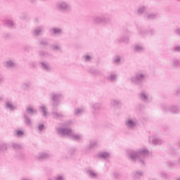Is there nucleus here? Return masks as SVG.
Returning <instances> with one entry per match:
<instances>
[{
	"label": "nucleus",
	"instance_id": "obj_6",
	"mask_svg": "<svg viewBox=\"0 0 180 180\" xmlns=\"http://www.w3.org/2000/svg\"><path fill=\"white\" fill-rule=\"evenodd\" d=\"M109 22V18L105 17V16H95L94 18V23H96L97 25L101 24V25H105Z\"/></svg>",
	"mask_w": 180,
	"mask_h": 180
},
{
	"label": "nucleus",
	"instance_id": "obj_10",
	"mask_svg": "<svg viewBox=\"0 0 180 180\" xmlns=\"http://www.w3.org/2000/svg\"><path fill=\"white\" fill-rule=\"evenodd\" d=\"M4 65L7 68H15V67H16V63H15V60H9L4 63Z\"/></svg>",
	"mask_w": 180,
	"mask_h": 180
},
{
	"label": "nucleus",
	"instance_id": "obj_2",
	"mask_svg": "<svg viewBox=\"0 0 180 180\" xmlns=\"http://www.w3.org/2000/svg\"><path fill=\"white\" fill-rule=\"evenodd\" d=\"M150 157V152L147 149H141L136 152V160L138 162H141L142 165H144V160Z\"/></svg>",
	"mask_w": 180,
	"mask_h": 180
},
{
	"label": "nucleus",
	"instance_id": "obj_36",
	"mask_svg": "<svg viewBox=\"0 0 180 180\" xmlns=\"http://www.w3.org/2000/svg\"><path fill=\"white\" fill-rule=\"evenodd\" d=\"M24 133L23 131H16V136H18V137H22V136H23Z\"/></svg>",
	"mask_w": 180,
	"mask_h": 180
},
{
	"label": "nucleus",
	"instance_id": "obj_27",
	"mask_svg": "<svg viewBox=\"0 0 180 180\" xmlns=\"http://www.w3.org/2000/svg\"><path fill=\"white\" fill-rule=\"evenodd\" d=\"M24 119H25V123L26 124H28V125L32 124V121L29 119V117H27L26 114L24 115Z\"/></svg>",
	"mask_w": 180,
	"mask_h": 180
},
{
	"label": "nucleus",
	"instance_id": "obj_9",
	"mask_svg": "<svg viewBox=\"0 0 180 180\" xmlns=\"http://www.w3.org/2000/svg\"><path fill=\"white\" fill-rule=\"evenodd\" d=\"M100 109H101V105H99V103H93L91 105V112L94 115H96V113H99Z\"/></svg>",
	"mask_w": 180,
	"mask_h": 180
},
{
	"label": "nucleus",
	"instance_id": "obj_4",
	"mask_svg": "<svg viewBox=\"0 0 180 180\" xmlns=\"http://www.w3.org/2000/svg\"><path fill=\"white\" fill-rule=\"evenodd\" d=\"M51 99L52 100V105L53 106H58V103H60V101L63 99V95L57 94V93H52L51 94Z\"/></svg>",
	"mask_w": 180,
	"mask_h": 180
},
{
	"label": "nucleus",
	"instance_id": "obj_30",
	"mask_svg": "<svg viewBox=\"0 0 180 180\" xmlns=\"http://www.w3.org/2000/svg\"><path fill=\"white\" fill-rule=\"evenodd\" d=\"M156 15L155 14H148L147 16H146V19H155L156 18Z\"/></svg>",
	"mask_w": 180,
	"mask_h": 180
},
{
	"label": "nucleus",
	"instance_id": "obj_40",
	"mask_svg": "<svg viewBox=\"0 0 180 180\" xmlns=\"http://www.w3.org/2000/svg\"><path fill=\"white\" fill-rule=\"evenodd\" d=\"M146 11V8L144 7H141L140 8H139L138 10V13L141 14L143 13V12H144Z\"/></svg>",
	"mask_w": 180,
	"mask_h": 180
},
{
	"label": "nucleus",
	"instance_id": "obj_34",
	"mask_svg": "<svg viewBox=\"0 0 180 180\" xmlns=\"http://www.w3.org/2000/svg\"><path fill=\"white\" fill-rule=\"evenodd\" d=\"M114 63L115 64H119L120 63V56H117L114 58Z\"/></svg>",
	"mask_w": 180,
	"mask_h": 180
},
{
	"label": "nucleus",
	"instance_id": "obj_53",
	"mask_svg": "<svg viewBox=\"0 0 180 180\" xmlns=\"http://www.w3.org/2000/svg\"><path fill=\"white\" fill-rule=\"evenodd\" d=\"M2 99H3L2 97H1V98H0V101H2Z\"/></svg>",
	"mask_w": 180,
	"mask_h": 180
},
{
	"label": "nucleus",
	"instance_id": "obj_3",
	"mask_svg": "<svg viewBox=\"0 0 180 180\" xmlns=\"http://www.w3.org/2000/svg\"><path fill=\"white\" fill-rule=\"evenodd\" d=\"M55 8L57 11L61 12H69V11H71V5L63 1L56 3Z\"/></svg>",
	"mask_w": 180,
	"mask_h": 180
},
{
	"label": "nucleus",
	"instance_id": "obj_33",
	"mask_svg": "<svg viewBox=\"0 0 180 180\" xmlns=\"http://www.w3.org/2000/svg\"><path fill=\"white\" fill-rule=\"evenodd\" d=\"M171 110L173 112V113H179V110H178V108L176 107H172Z\"/></svg>",
	"mask_w": 180,
	"mask_h": 180
},
{
	"label": "nucleus",
	"instance_id": "obj_41",
	"mask_svg": "<svg viewBox=\"0 0 180 180\" xmlns=\"http://www.w3.org/2000/svg\"><path fill=\"white\" fill-rule=\"evenodd\" d=\"M51 180V179H49ZM54 180H64V177L63 176H57Z\"/></svg>",
	"mask_w": 180,
	"mask_h": 180
},
{
	"label": "nucleus",
	"instance_id": "obj_48",
	"mask_svg": "<svg viewBox=\"0 0 180 180\" xmlns=\"http://www.w3.org/2000/svg\"><path fill=\"white\" fill-rule=\"evenodd\" d=\"M176 32L177 33V34H180V28L177 29L176 30Z\"/></svg>",
	"mask_w": 180,
	"mask_h": 180
},
{
	"label": "nucleus",
	"instance_id": "obj_31",
	"mask_svg": "<svg viewBox=\"0 0 180 180\" xmlns=\"http://www.w3.org/2000/svg\"><path fill=\"white\" fill-rule=\"evenodd\" d=\"M119 103L120 102L117 100H112V101H111V105L112 106H116V105H119Z\"/></svg>",
	"mask_w": 180,
	"mask_h": 180
},
{
	"label": "nucleus",
	"instance_id": "obj_39",
	"mask_svg": "<svg viewBox=\"0 0 180 180\" xmlns=\"http://www.w3.org/2000/svg\"><path fill=\"white\" fill-rule=\"evenodd\" d=\"M83 59L84 60V61H91V56H83Z\"/></svg>",
	"mask_w": 180,
	"mask_h": 180
},
{
	"label": "nucleus",
	"instance_id": "obj_23",
	"mask_svg": "<svg viewBox=\"0 0 180 180\" xmlns=\"http://www.w3.org/2000/svg\"><path fill=\"white\" fill-rule=\"evenodd\" d=\"M52 115L55 119H61V117H63L64 115L61 112H53Z\"/></svg>",
	"mask_w": 180,
	"mask_h": 180
},
{
	"label": "nucleus",
	"instance_id": "obj_29",
	"mask_svg": "<svg viewBox=\"0 0 180 180\" xmlns=\"http://www.w3.org/2000/svg\"><path fill=\"white\" fill-rule=\"evenodd\" d=\"M96 144H98V142L95 140H92L90 141V147L91 148L95 147V146H96Z\"/></svg>",
	"mask_w": 180,
	"mask_h": 180
},
{
	"label": "nucleus",
	"instance_id": "obj_44",
	"mask_svg": "<svg viewBox=\"0 0 180 180\" xmlns=\"http://www.w3.org/2000/svg\"><path fill=\"white\" fill-rule=\"evenodd\" d=\"M131 82L132 84H134L136 82V77H133L131 78Z\"/></svg>",
	"mask_w": 180,
	"mask_h": 180
},
{
	"label": "nucleus",
	"instance_id": "obj_14",
	"mask_svg": "<svg viewBox=\"0 0 180 180\" xmlns=\"http://www.w3.org/2000/svg\"><path fill=\"white\" fill-rule=\"evenodd\" d=\"M85 112V108H76L74 111V115L75 116H81V115H82V113H84Z\"/></svg>",
	"mask_w": 180,
	"mask_h": 180
},
{
	"label": "nucleus",
	"instance_id": "obj_35",
	"mask_svg": "<svg viewBox=\"0 0 180 180\" xmlns=\"http://www.w3.org/2000/svg\"><path fill=\"white\" fill-rule=\"evenodd\" d=\"M136 51H143V46L141 45H136Z\"/></svg>",
	"mask_w": 180,
	"mask_h": 180
},
{
	"label": "nucleus",
	"instance_id": "obj_16",
	"mask_svg": "<svg viewBox=\"0 0 180 180\" xmlns=\"http://www.w3.org/2000/svg\"><path fill=\"white\" fill-rule=\"evenodd\" d=\"M139 98H140V99H141V101H144V102H148V99L150 98V96H148V94H146V92H142L139 95Z\"/></svg>",
	"mask_w": 180,
	"mask_h": 180
},
{
	"label": "nucleus",
	"instance_id": "obj_46",
	"mask_svg": "<svg viewBox=\"0 0 180 180\" xmlns=\"http://www.w3.org/2000/svg\"><path fill=\"white\" fill-rule=\"evenodd\" d=\"M175 51H179L180 53V46H176L175 48Z\"/></svg>",
	"mask_w": 180,
	"mask_h": 180
},
{
	"label": "nucleus",
	"instance_id": "obj_28",
	"mask_svg": "<svg viewBox=\"0 0 180 180\" xmlns=\"http://www.w3.org/2000/svg\"><path fill=\"white\" fill-rule=\"evenodd\" d=\"M144 79V75H136V81L138 82V81H143Z\"/></svg>",
	"mask_w": 180,
	"mask_h": 180
},
{
	"label": "nucleus",
	"instance_id": "obj_38",
	"mask_svg": "<svg viewBox=\"0 0 180 180\" xmlns=\"http://www.w3.org/2000/svg\"><path fill=\"white\" fill-rule=\"evenodd\" d=\"M112 176H114L115 179H118L119 178H120V174H119V173L117 172H114L112 174Z\"/></svg>",
	"mask_w": 180,
	"mask_h": 180
},
{
	"label": "nucleus",
	"instance_id": "obj_5",
	"mask_svg": "<svg viewBox=\"0 0 180 180\" xmlns=\"http://www.w3.org/2000/svg\"><path fill=\"white\" fill-rule=\"evenodd\" d=\"M124 124L128 130H134L136 121L133 118H127L124 121Z\"/></svg>",
	"mask_w": 180,
	"mask_h": 180
},
{
	"label": "nucleus",
	"instance_id": "obj_19",
	"mask_svg": "<svg viewBox=\"0 0 180 180\" xmlns=\"http://www.w3.org/2000/svg\"><path fill=\"white\" fill-rule=\"evenodd\" d=\"M11 146L14 150H22V148H23V146L16 143H11Z\"/></svg>",
	"mask_w": 180,
	"mask_h": 180
},
{
	"label": "nucleus",
	"instance_id": "obj_42",
	"mask_svg": "<svg viewBox=\"0 0 180 180\" xmlns=\"http://www.w3.org/2000/svg\"><path fill=\"white\" fill-rule=\"evenodd\" d=\"M120 41H124L125 43H127L129 41V38L122 39L120 40Z\"/></svg>",
	"mask_w": 180,
	"mask_h": 180
},
{
	"label": "nucleus",
	"instance_id": "obj_1",
	"mask_svg": "<svg viewBox=\"0 0 180 180\" xmlns=\"http://www.w3.org/2000/svg\"><path fill=\"white\" fill-rule=\"evenodd\" d=\"M56 130L57 134L62 137H70V139L75 141H79L82 139V135L75 134L72 129L70 128H58Z\"/></svg>",
	"mask_w": 180,
	"mask_h": 180
},
{
	"label": "nucleus",
	"instance_id": "obj_43",
	"mask_svg": "<svg viewBox=\"0 0 180 180\" xmlns=\"http://www.w3.org/2000/svg\"><path fill=\"white\" fill-rule=\"evenodd\" d=\"M141 175H143V172L139 171L136 172V178L137 176H141Z\"/></svg>",
	"mask_w": 180,
	"mask_h": 180
},
{
	"label": "nucleus",
	"instance_id": "obj_37",
	"mask_svg": "<svg viewBox=\"0 0 180 180\" xmlns=\"http://www.w3.org/2000/svg\"><path fill=\"white\" fill-rule=\"evenodd\" d=\"M51 49V50H60V46L58 45H52Z\"/></svg>",
	"mask_w": 180,
	"mask_h": 180
},
{
	"label": "nucleus",
	"instance_id": "obj_49",
	"mask_svg": "<svg viewBox=\"0 0 180 180\" xmlns=\"http://www.w3.org/2000/svg\"><path fill=\"white\" fill-rule=\"evenodd\" d=\"M39 54L40 56H46V53H44V52H40Z\"/></svg>",
	"mask_w": 180,
	"mask_h": 180
},
{
	"label": "nucleus",
	"instance_id": "obj_47",
	"mask_svg": "<svg viewBox=\"0 0 180 180\" xmlns=\"http://www.w3.org/2000/svg\"><path fill=\"white\" fill-rule=\"evenodd\" d=\"M174 65H179V61L176 60V63L174 62Z\"/></svg>",
	"mask_w": 180,
	"mask_h": 180
},
{
	"label": "nucleus",
	"instance_id": "obj_11",
	"mask_svg": "<svg viewBox=\"0 0 180 180\" xmlns=\"http://www.w3.org/2000/svg\"><path fill=\"white\" fill-rule=\"evenodd\" d=\"M41 32H44V27H37L33 31V34L34 36H39L41 34Z\"/></svg>",
	"mask_w": 180,
	"mask_h": 180
},
{
	"label": "nucleus",
	"instance_id": "obj_17",
	"mask_svg": "<svg viewBox=\"0 0 180 180\" xmlns=\"http://www.w3.org/2000/svg\"><path fill=\"white\" fill-rule=\"evenodd\" d=\"M41 67L44 71H51V66L47 63H41Z\"/></svg>",
	"mask_w": 180,
	"mask_h": 180
},
{
	"label": "nucleus",
	"instance_id": "obj_13",
	"mask_svg": "<svg viewBox=\"0 0 180 180\" xmlns=\"http://www.w3.org/2000/svg\"><path fill=\"white\" fill-rule=\"evenodd\" d=\"M98 157L102 160H109V158L110 157V153L108 152H102L98 154Z\"/></svg>",
	"mask_w": 180,
	"mask_h": 180
},
{
	"label": "nucleus",
	"instance_id": "obj_25",
	"mask_svg": "<svg viewBox=\"0 0 180 180\" xmlns=\"http://www.w3.org/2000/svg\"><path fill=\"white\" fill-rule=\"evenodd\" d=\"M8 150V144L6 143H1L0 144V150L1 151H6Z\"/></svg>",
	"mask_w": 180,
	"mask_h": 180
},
{
	"label": "nucleus",
	"instance_id": "obj_32",
	"mask_svg": "<svg viewBox=\"0 0 180 180\" xmlns=\"http://www.w3.org/2000/svg\"><path fill=\"white\" fill-rule=\"evenodd\" d=\"M38 130H39V131H43V130H44V124H39Z\"/></svg>",
	"mask_w": 180,
	"mask_h": 180
},
{
	"label": "nucleus",
	"instance_id": "obj_15",
	"mask_svg": "<svg viewBox=\"0 0 180 180\" xmlns=\"http://www.w3.org/2000/svg\"><path fill=\"white\" fill-rule=\"evenodd\" d=\"M4 23H5L6 26H7L8 27H11V28H13V27H15V26H16V24H15V22H13V21H12V20H9V19H6L4 21Z\"/></svg>",
	"mask_w": 180,
	"mask_h": 180
},
{
	"label": "nucleus",
	"instance_id": "obj_57",
	"mask_svg": "<svg viewBox=\"0 0 180 180\" xmlns=\"http://www.w3.org/2000/svg\"><path fill=\"white\" fill-rule=\"evenodd\" d=\"M178 1H180V0H178Z\"/></svg>",
	"mask_w": 180,
	"mask_h": 180
},
{
	"label": "nucleus",
	"instance_id": "obj_45",
	"mask_svg": "<svg viewBox=\"0 0 180 180\" xmlns=\"http://www.w3.org/2000/svg\"><path fill=\"white\" fill-rule=\"evenodd\" d=\"M41 44H42V46H47V41H41Z\"/></svg>",
	"mask_w": 180,
	"mask_h": 180
},
{
	"label": "nucleus",
	"instance_id": "obj_7",
	"mask_svg": "<svg viewBox=\"0 0 180 180\" xmlns=\"http://www.w3.org/2000/svg\"><path fill=\"white\" fill-rule=\"evenodd\" d=\"M127 155L130 161H136V151L134 150L128 149Z\"/></svg>",
	"mask_w": 180,
	"mask_h": 180
},
{
	"label": "nucleus",
	"instance_id": "obj_18",
	"mask_svg": "<svg viewBox=\"0 0 180 180\" xmlns=\"http://www.w3.org/2000/svg\"><path fill=\"white\" fill-rule=\"evenodd\" d=\"M50 32L51 34H61L63 30L60 28H51Z\"/></svg>",
	"mask_w": 180,
	"mask_h": 180
},
{
	"label": "nucleus",
	"instance_id": "obj_22",
	"mask_svg": "<svg viewBox=\"0 0 180 180\" xmlns=\"http://www.w3.org/2000/svg\"><path fill=\"white\" fill-rule=\"evenodd\" d=\"M152 144H153L154 146L162 144V140L160 139L159 138H155L152 141Z\"/></svg>",
	"mask_w": 180,
	"mask_h": 180
},
{
	"label": "nucleus",
	"instance_id": "obj_20",
	"mask_svg": "<svg viewBox=\"0 0 180 180\" xmlns=\"http://www.w3.org/2000/svg\"><path fill=\"white\" fill-rule=\"evenodd\" d=\"M6 108L9 109V110H15V107L12 103V101H6Z\"/></svg>",
	"mask_w": 180,
	"mask_h": 180
},
{
	"label": "nucleus",
	"instance_id": "obj_56",
	"mask_svg": "<svg viewBox=\"0 0 180 180\" xmlns=\"http://www.w3.org/2000/svg\"><path fill=\"white\" fill-rule=\"evenodd\" d=\"M177 180H180V178H179V179H178Z\"/></svg>",
	"mask_w": 180,
	"mask_h": 180
},
{
	"label": "nucleus",
	"instance_id": "obj_55",
	"mask_svg": "<svg viewBox=\"0 0 180 180\" xmlns=\"http://www.w3.org/2000/svg\"><path fill=\"white\" fill-rule=\"evenodd\" d=\"M72 151H75V149H72Z\"/></svg>",
	"mask_w": 180,
	"mask_h": 180
},
{
	"label": "nucleus",
	"instance_id": "obj_12",
	"mask_svg": "<svg viewBox=\"0 0 180 180\" xmlns=\"http://www.w3.org/2000/svg\"><path fill=\"white\" fill-rule=\"evenodd\" d=\"M86 172L90 178H93V179L98 178V174L92 169H86Z\"/></svg>",
	"mask_w": 180,
	"mask_h": 180
},
{
	"label": "nucleus",
	"instance_id": "obj_54",
	"mask_svg": "<svg viewBox=\"0 0 180 180\" xmlns=\"http://www.w3.org/2000/svg\"><path fill=\"white\" fill-rule=\"evenodd\" d=\"M132 176L134 178V174H132Z\"/></svg>",
	"mask_w": 180,
	"mask_h": 180
},
{
	"label": "nucleus",
	"instance_id": "obj_51",
	"mask_svg": "<svg viewBox=\"0 0 180 180\" xmlns=\"http://www.w3.org/2000/svg\"><path fill=\"white\" fill-rule=\"evenodd\" d=\"M2 81H4V78L0 77V82H2Z\"/></svg>",
	"mask_w": 180,
	"mask_h": 180
},
{
	"label": "nucleus",
	"instance_id": "obj_50",
	"mask_svg": "<svg viewBox=\"0 0 180 180\" xmlns=\"http://www.w3.org/2000/svg\"><path fill=\"white\" fill-rule=\"evenodd\" d=\"M162 178H167V174H163Z\"/></svg>",
	"mask_w": 180,
	"mask_h": 180
},
{
	"label": "nucleus",
	"instance_id": "obj_21",
	"mask_svg": "<svg viewBox=\"0 0 180 180\" xmlns=\"http://www.w3.org/2000/svg\"><path fill=\"white\" fill-rule=\"evenodd\" d=\"M26 112L28 113V115H35L37 113V111L34 108H32L30 107H27L26 108Z\"/></svg>",
	"mask_w": 180,
	"mask_h": 180
},
{
	"label": "nucleus",
	"instance_id": "obj_24",
	"mask_svg": "<svg viewBox=\"0 0 180 180\" xmlns=\"http://www.w3.org/2000/svg\"><path fill=\"white\" fill-rule=\"evenodd\" d=\"M40 112L43 113L44 117H46V116H47V108H46V106L41 105L40 107Z\"/></svg>",
	"mask_w": 180,
	"mask_h": 180
},
{
	"label": "nucleus",
	"instance_id": "obj_26",
	"mask_svg": "<svg viewBox=\"0 0 180 180\" xmlns=\"http://www.w3.org/2000/svg\"><path fill=\"white\" fill-rule=\"evenodd\" d=\"M108 81H111V82H113V81H116V75L111 74L108 77Z\"/></svg>",
	"mask_w": 180,
	"mask_h": 180
},
{
	"label": "nucleus",
	"instance_id": "obj_8",
	"mask_svg": "<svg viewBox=\"0 0 180 180\" xmlns=\"http://www.w3.org/2000/svg\"><path fill=\"white\" fill-rule=\"evenodd\" d=\"M50 158V155L46 153H40L36 156V160L39 161H42V160H47Z\"/></svg>",
	"mask_w": 180,
	"mask_h": 180
},
{
	"label": "nucleus",
	"instance_id": "obj_52",
	"mask_svg": "<svg viewBox=\"0 0 180 180\" xmlns=\"http://www.w3.org/2000/svg\"><path fill=\"white\" fill-rule=\"evenodd\" d=\"M31 1H32V2H35V1H36V0H31Z\"/></svg>",
	"mask_w": 180,
	"mask_h": 180
}]
</instances>
